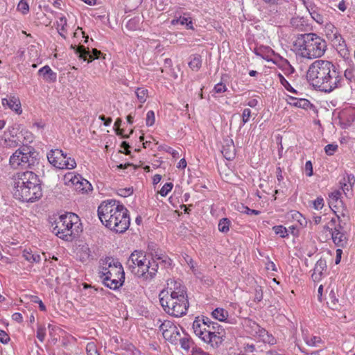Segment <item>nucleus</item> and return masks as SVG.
I'll return each instance as SVG.
<instances>
[{"label": "nucleus", "instance_id": "obj_1", "mask_svg": "<svg viewBox=\"0 0 355 355\" xmlns=\"http://www.w3.org/2000/svg\"><path fill=\"white\" fill-rule=\"evenodd\" d=\"M306 78L313 87L328 93L340 87L343 80L333 63L324 60H317L309 66Z\"/></svg>", "mask_w": 355, "mask_h": 355}, {"label": "nucleus", "instance_id": "obj_2", "mask_svg": "<svg viewBox=\"0 0 355 355\" xmlns=\"http://www.w3.org/2000/svg\"><path fill=\"white\" fill-rule=\"evenodd\" d=\"M167 288L159 294V302L168 315L180 318L187 314L189 303L186 287L180 282L170 279Z\"/></svg>", "mask_w": 355, "mask_h": 355}, {"label": "nucleus", "instance_id": "obj_3", "mask_svg": "<svg viewBox=\"0 0 355 355\" xmlns=\"http://www.w3.org/2000/svg\"><path fill=\"white\" fill-rule=\"evenodd\" d=\"M98 216L106 227L116 233L125 232L130 224L128 210L116 200L101 202L98 207Z\"/></svg>", "mask_w": 355, "mask_h": 355}, {"label": "nucleus", "instance_id": "obj_4", "mask_svg": "<svg viewBox=\"0 0 355 355\" xmlns=\"http://www.w3.org/2000/svg\"><path fill=\"white\" fill-rule=\"evenodd\" d=\"M171 259L167 256H157L149 258L141 250H135L131 253L127 265L137 277L150 282L155 278L159 263H163L165 267L171 265Z\"/></svg>", "mask_w": 355, "mask_h": 355}, {"label": "nucleus", "instance_id": "obj_5", "mask_svg": "<svg viewBox=\"0 0 355 355\" xmlns=\"http://www.w3.org/2000/svg\"><path fill=\"white\" fill-rule=\"evenodd\" d=\"M38 176L32 171L17 173L13 176V196L22 202H34L42 196Z\"/></svg>", "mask_w": 355, "mask_h": 355}, {"label": "nucleus", "instance_id": "obj_6", "mask_svg": "<svg viewBox=\"0 0 355 355\" xmlns=\"http://www.w3.org/2000/svg\"><path fill=\"white\" fill-rule=\"evenodd\" d=\"M293 48L297 56L313 60L323 56L327 45L323 38L311 33L298 35L293 42Z\"/></svg>", "mask_w": 355, "mask_h": 355}, {"label": "nucleus", "instance_id": "obj_7", "mask_svg": "<svg viewBox=\"0 0 355 355\" xmlns=\"http://www.w3.org/2000/svg\"><path fill=\"white\" fill-rule=\"evenodd\" d=\"M99 277L105 286L116 290L123 285L125 272L117 259L107 257L100 261Z\"/></svg>", "mask_w": 355, "mask_h": 355}, {"label": "nucleus", "instance_id": "obj_8", "mask_svg": "<svg viewBox=\"0 0 355 355\" xmlns=\"http://www.w3.org/2000/svg\"><path fill=\"white\" fill-rule=\"evenodd\" d=\"M52 227L53 232L65 241H72L82 232L78 216L71 212L60 215L52 224Z\"/></svg>", "mask_w": 355, "mask_h": 355}, {"label": "nucleus", "instance_id": "obj_9", "mask_svg": "<svg viewBox=\"0 0 355 355\" xmlns=\"http://www.w3.org/2000/svg\"><path fill=\"white\" fill-rule=\"evenodd\" d=\"M192 328L196 336L203 342L209 344L213 348L219 347V337L215 335L214 333H211L199 317L196 318L193 322Z\"/></svg>", "mask_w": 355, "mask_h": 355}, {"label": "nucleus", "instance_id": "obj_10", "mask_svg": "<svg viewBox=\"0 0 355 355\" xmlns=\"http://www.w3.org/2000/svg\"><path fill=\"white\" fill-rule=\"evenodd\" d=\"M49 163L58 169H73L76 162L72 157H46Z\"/></svg>", "mask_w": 355, "mask_h": 355}, {"label": "nucleus", "instance_id": "obj_11", "mask_svg": "<svg viewBox=\"0 0 355 355\" xmlns=\"http://www.w3.org/2000/svg\"><path fill=\"white\" fill-rule=\"evenodd\" d=\"M35 157H10L9 163L13 169H27L35 164Z\"/></svg>", "mask_w": 355, "mask_h": 355}, {"label": "nucleus", "instance_id": "obj_12", "mask_svg": "<svg viewBox=\"0 0 355 355\" xmlns=\"http://www.w3.org/2000/svg\"><path fill=\"white\" fill-rule=\"evenodd\" d=\"M71 48L74 50L75 53L77 54L79 58L84 60H88V62H91L95 58H98L99 55L101 54V52L96 49H92V54H91L83 46L76 47V45H71Z\"/></svg>", "mask_w": 355, "mask_h": 355}, {"label": "nucleus", "instance_id": "obj_13", "mask_svg": "<svg viewBox=\"0 0 355 355\" xmlns=\"http://www.w3.org/2000/svg\"><path fill=\"white\" fill-rule=\"evenodd\" d=\"M1 103L4 108H9L19 115L22 113L21 102L18 97L8 96L2 98Z\"/></svg>", "mask_w": 355, "mask_h": 355}, {"label": "nucleus", "instance_id": "obj_14", "mask_svg": "<svg viewBox=\"0 0 355 355\" xmlns=\"http://www.w3.org/2000/svg\"><path fill=\"white\" fill-rule=\"evenodd\" d=\"M342 227L340 225L335 227L334 230L329 229V227H327V230H328L331 234V239L334 243L337 246L344 247L347 243V237L345 234L340 231Z\"/></svg>", "mask_w": 355, "mask_h": 355}, {"label": "nucleus", "instance_id": "obj_15", "mask_svg": "<svg viewBox=\"0 0 355 355\" xmlns=\"http://www.w3.org/2000/svg\"><path fill=\"white\" fill-rule=\"evenodd\" d=\"M304 4L314 21L319 24H322L325 22V17L322 14V11L315 5L311 3H307L305 1H304Z\"/></svg>", "mask_w": 355, "mask_h": 355}, {"label": "nucleus", "instance_id": "obj_16", "mask_svg": "<svg viewBox=\"0 0 355 355\" xmlns=\"http://www.w3.org/2000/svg\"><path fill=\"white\" fill-rule=\"evenodd\" d=\"M76 254L77 258L83 263L88 261L92 257L90 248L87 243H83L77 246L76 249Z\"/></svg>", "mask_w": 355, "mask_h": 355}, {"label": "nucleus", "instance_id": "obj_17", "mask_svg": "<svg viewBox=\"0 0 355 355\" xmlns=\"http://www.w3.org/2000/svg\"><path fill=\"white\" fill-rule=\"evenodd\" d=\"M327 269V263L324 259H320L315 263L313 272L311 275L314 282H319L322 279L323 272Z\"/></svg>", "mask_w": 355, "mask_h": 355}, {"label": "nucleus", "instance_id": "obj_18", "mask_svg": "<svg viewBox=\"0 0 355 355\" xmlns=\"http://www.w3.org/2000/svg\"><path fill=\"white\" fill-rule=\"evenodd\" d=\"M38 73L42 76L43 79L48 83H53L56 80V73L52 71L49 66L46 65L42 67Z\"/></svg>", "mask_w": 355, "mask_h": 355}, {"label": "nucleus", "instance_id": "obj_19", "mask_svg": "<svg viewBox=\"0 0 355 355\" xmlns=\"http://www.w3.org/2000/svg\"><path fill=\"white\" fill-rule=\"evenodd\" d=\"M80 175L71 172L67 173L64 175L63 182L64 185L74 190L76 187V184L78 182V181H80Z\"/></svg>", "mask_w": 355, "mask_h": 355}, {"label": "nucleus", "instance_id": "obj_20", "mask_svg": "<svg viewBox=\"0 0 355 355\" xmlns=\"http://www.w3.org/2000/svg\"><path fill=\"white\" fill-rule=\"evenodd\" d=\"M342 192L340 190H335L329 195V203L331 207L339 208L343 203L341 200Z\"/></svg>", "mask_w": 355, "mask_h": 355}, {"label": "nucleus", "instance_id": "obj_21", "mask_svg": "<svg viewBox=\"0 0 355 355\" xmlns=\"http://www.w3.org/2000/svg\"><path fill=\"white\" fill-rule=\"evenodd\" d=\"M288 103L292 106L303 108L307 110L311 106L310 101L305 98H297L295 97L289 96Z\"/></svg>", "mask_w": 355, "mask_h": 355}, {"label": "nucleus", "instance_id": "obj_22", "mask_svg": "<svg viewBox=\"0 0 355 355\" xmlns=\"http://www.w3.org/2000/svg\"><path fill=\"white\" fill-rule=\"evenodd\" d=\"M163 337L166 340L170 342L172 344L176 345L178 342L179 338L180 337V333L178 327L176 326L174 329H172L171 331L164 333Z\"/></svg>", "mask_w": 355, "mask_h": 355}, {"label": "nucleus", "instance_id": "obj_23", "mask_svg": "<svg viewBox=\"0 0 355 355\" xmlns=\"http://www.w3.org/2000/svg\"><path fill=\"white\" fill-rule=\"evenodd\" d=\"M303 339L308 346L312 347L319 346L322 342L320 336L313 335L304 334Z\"/></svg>", "mask_w": 355, "mask_h": 355}, {"label": "nucleus", "instance_id": "obj_24", "mask_svg": "<svg viewBox=\"0 0 355 355\" xmlns=\"http://www.w3.org/2000/svg\"><path fill=\"white\" fill-rule=\"evenodd\" d=\"M354 182L355 179L353 175H348L347 179L344 178L343 180L340 181L341 189L345 195L352 189Z\"/></svg>", "mask_w": 355, "mask_h": 355}, {"label": "nucleus", "instance_id": "obj_25", "mask_svg": "<svg viewBox=\"0 0 355 355\" xmlns=\"http://www.w3.org/2000/svg\"><path fill=\"white\" fill-rule=\"evenodd\" d=\"M78 182L76 184V187L75 188V191L78 192H87L92 190V184L89 181L84 179L82 176H80V179Z\"/></svg>", "mask_w": 355, "mask_h": 355}, {"label": "nucleus", "instance_id": "obj_26", "mask_svg": "<svg viewBox=\"0 0 355 355\" xmlns=\"http://www.w3.org/2000/svg\"><path fill=\"white\" fill-rule=\"evenodd\" d=\"M209 324L210 325H209L207 327V329H209V330L211 333H214L215 335H217L219 337L220 345L223 343V341L224 340L223 335H222V333L223 331V328L221 327V326L220 324H218V323L214 322H209Z\"/></svg>", "mask_w": 355, "mask_h": 355}, {"label": "nucleus", "instance_id": "obj_27", "mask_svg": "<svg viewBox=\"0 0 355 355\" xmlns=\"http://www.w3.org/2000/svg\"><path fill=\"white\" fill-rule=\"evenodd\" d=\"M212 317L220 322H225L228 317V311L223 308H216L211 313Z\"/></svg>", "mask_w": 355, "mask_h": 355}, {"label": "nucleus", "instance_id": "obj_28", "mask_svg": "<svg viewBox=\"0 0 355 355\" xmlns=\"http://www.w3.org/2000/svg\"><path fill=\"white\" fill-rule=\"evenodd\" d=\"M23 257L30 263H39L41 261V257L37 253H33L31 250H24L23 251Z\"/></svg>", "mask_w": 355, "mask_h": 355}, {"label": "nucleus", "instance_id": "obj_29", "mask_svg": "<svg viewBox=\"0 0 355 355\" xmlns=\"http://www.w3.org/2000/svg\"><path fill=\"white\" fill-rule=\"evenodd\" d=\"M202 60L199 55H193L190 57L189 66L193 71H198L201 67Z\"/></svg>", "mask_w": 355, "mask_h": 355}, {"label": "nucleus", "instance_id": "obj_30", "mask_svg": "<svg viewBox=\"0 0 355 355\" xmlns=\"http://www.w3.org/2000/svg\"><path fill=\"white\" fill-rule=\"evenodd\" d=\"M178 341L180 342L181 347L186 352H189L191 347H193V342L188 336H184L182 338L180 337Z\"/></svg>", "mask_w": 355, "mask_h": 355}, {"label": "nucleus", "instance_id": "obj_31", "mask_svg": "<svg viewBox=\"0 0 355 355\" xmlns=\"http://www.w3.org/2000/svg\"><path fill=\"white\" fill-rule=\"evenodd\" d=\"M259 336L261 337V339L264 343H267L270 345L275 343V338L272 335L269 334L266 329L259 327Z\"/></svg>", "mask_w": 355, "mask_h": 355}, {"label": "nucleus", "instance_id": "obj_32", "mask_svg": "<svg viewBox=\"0 0 355 355\" xmlns=\"http://www.w3.org/2000/svg\"><path fill=\"white\" fill-rule=\"evenodd\" d=\"M324 31L327 37L331 40L339 33L337 28L331 23H327L324 26Z\"/></svg>", "mask_w": 355, "mask_h": 355}, {"label": "nucleus", "instance_id": "obj_33", "mask_svg": "<svg viewBox=\"0 0 355 355\" xmlns=\"http://www.w3.org/2000/svg\"><path fill=\"white\" fill-rule=\"evenodd\" d=\"M67 19L64 17H61L57 21V29L59 34L64 38L66 37L64 33L66 32L65 27L67 26Z\"/></svg>", "mask_w": 355, "mask_h": 355}, {"label": "nucleus", "instance_id": "obj_34", "mask_svg": "<svg viewBox=\"0 0 355 355\" xmlns=\"http://www.w3.org/2000/svg\"><path fill=\"white\" fill-rule=\"evenodd\" d=\"M336 49L339 53V55L344 58L345 60H347L349 57V51L348 49L347 48V45L345 43L344 44H336Z\"/></svg>", "mask_w": 355, "mask_h": 355}, {"label": "nucleus", "instance_id": "obj_35", "mask_svg": "<svg viewBox=\"0 0 355 355\" xmlns=\"http://www.w3.org/2000/svg\"><path fill=\"white\" fill-rule=\"evenodd\" d=\"M138 101L141 103L146 102L148 97V90L144 87H138L135 92Z\"/></svg>", "mask_w": 355, "mask_h": 355}, {"label": "nucleus", "instance_id": "obj_36", "mask_svg": "<svg viewBox=\"0 0 355 355\" xmlns=\"http://www.w3.org/2000/svg\"><path fill=\"white\" fill-rule=\"evenodd\" d=\"M176 327V325L170 320H164V322H161L159 325V329L162 332V335H164V333L168 331H171L172 329H174V327Z\"/></svg>", "mask_w": 355, "mask_h": 355}, {"label": "nucleus", "instance_id": "obj_37", "mask_svg": "<svg viewBox=\"0 0 355 355\" xmlns=\"http://www.w3.org/2000/svg\"><path fill=\"white\" fill-rule=\"evenodd\" d=\"M230 221L226 218H222L218 223V230L221 232L226 233L230 230Z\"/></svg>", "mask_w": 355, "mask_h": 355}, {"label": "nucleus", "instance_id": "obj_38", "mask_svg": "<svg viewBox=\"0 0 355 355\" xmlns=\"http://www.w3.org/2000/svg\"><path fill=\"white\" fill-rule=\"evenodd\" d=\"M272 230L277 235H279L282 238H286L288 236L287 229L282 225L274 226Z\"/></svg>", "mask_w": 355, "mask_h": 355}, {"label": "nucleus", "instance_id": "obj_39", "mask_svg": "<svg viewBox=\"0 0 355 355\" xmlns=\"http://www.w3.org/2000/svg\"><path fill=\"white\" fill-rule=\"evenodd\" d=\"M178 23L182 24V25H186L188 29H193V23L191 17H186V16H181L180 18L177 20Z\"/></svg>", "mask_w": 355, "mask_h": 355}, {"label": "nucleus", "instance_id": "obj_40", "mask_svg": "<svg viewBox=\"0 0 355 355\" xmlns=\"http://www.w3.org/2000/svg\"><path fill=\"white\" fill-rule=\"evenodd\" d=\"M86 352L87 355H99L97 351L96 343L92 341L87 344Z\"/></svg>", "mask_w": 355, "mask_h": 355}, {"label": "nucleus", "instance_id": "obj_41", "mask_svg": "<svg viewBox=\"0 0 355 355\" xmlns=\"http://www.w3.org/2000/svg\"><path fill=\"white\" fill-rule=\"evenodd\" d=\"M17 10L23 15H26L29 12V6L28 0H21L17 5Z\"/></svg>", "mask_w": 355, "mask_h": 355}, {"label": "nucleus", "instance_id": "obj_42", "mask_svg": "<svg viewBox=\"0 0 355 355\" xmlns=\"http://www.w3.org/2000/svg\"><path fill=\"white\" fill-rule=\"evenodd\" d=\"M133 193L132 187L120 188L116 190V193L123 198L131 196Z\"/></svg>", "mask_w": 355, "mask_h": 355}, {"label": "nucleus", "instance_id": "obj_43", "mask_svg": "<svg viewBox=\"0 0 355 355\" xmlns=\"http://www.w3.org/2000/svg\"><path fill=\"white\" fill-rule=\"evenodd\" d=\"M263 299V290L261 286L257 285L254 287V301L255 302H259Z\"/></svg>", "mask_w": 355, "mask_h": 355}, {"label": "nucleus", "instance_id": "obj_44", "mask_svg": "<svg viewBox=\"0 0 355 355\" xmlns=\"http://www.w3.org/2000/svg\"><path fill=\"white\" fill-rule=\"evenodd\" d=\"M344 76L350 83L355 82V69L348 68L345 71Z\"/></svg>", "mask_w": 355, "mask_h": 355}, {"label": "nucleus", "instance_id": "obj_45", "mask_svg": "<svg viewBox=\"0 0 355 355\" xmlns=\"http://www.w3.org/2000/svg\"><path fill=\"white\" fill-rule=\"evenodd\" d=\"M279 81L281 84L289 92L293 93H297L296 90H295L288 81L281 74L279 75Z\"/></svg>", "mask_w": 355, "mask_h": 355}, {"label": "nucleus", "instance_id": "obj_46", "mask_svg": "<svg viewBox=\"0 0 355 355\" xmlns=\"http://www.w3.org/2000/svg\"><path fill=\"white\" fill-rule=\"evenodd\" d=\"M32 150L33 149L31 148V147L24 146L21 148L16 150V152L12 155H15L17 153L21 155H31L34 153Z\"/></svg>", "mask_w": 355, "mask_h": 355}, {"label": "nucleus", "instance_id": "obj_47", "mask_svg": "<svg viewBox=\"0 0 355 355\" xmlns=\"http://www.w3.org/2000/svg\"><path fill=\"white\" fill-rule=\"evenodd\" d=\"M155 122V112L153 110H150L146 114V124L147 126H152Z\"/></svg>", "mask_w": 355, "mask_h": 355}, {"label": "nucleus", "instance_id": "obj_48", "mask_svg": "<svg viewBox=\"0 0 355 355\" xmlns=\"http://www.w3.org/2000/svg\"><path fill=\"white\" fill-rule=\"evenodd\" d=\"M173 186V185L171 182L164 184L159 191V194L162 196H166L168 193L171 191Z\"/></svg>", "mask_w": 355, "mask_h": 355}, {"label": "nucleus", "instance_id": "obj_49", "mask_svg": "<svg viewBox=\"0 0 355 355\" xmlns=\"http://www.w3.org/2000/svg\"><path fill=\"white\" fill-rule=\"evenodd\" d=\"M313 207L317 209H321L324 206V200L322 198L318 197L313 202Z\"/></svg>", "mask_w": 355, "mask_h": 355}, {"label": "nucleus", "instance_id": "obj_50", "mask_svg": "<svg viewBox=\"0 0 355 355\" xmlns=\"http://www.w3.org/2000/svg\"><path fill=\"white\" fill-rule=\"evenodd\" d=\"M250 116L251 110L248 108L244 109L242 114V121L243 124L246 123L250 120Z\"/></svg>", "mask_w": 355, "mask_h": 355}, {"label": "nucleus", "instance_id": "obj_51", "mask_svg": "<svg viewBox=\"0 0 355 355\" xmlns=\"http://www.w3.org/2000/svg\"><path fill=\"white\" fill-rule=\"evenodd\" d=\"M338 148L336 144H328L325 146L324 150L328 155H331Z\"/></svg>", "mask_w": 355, "mask_h": 355}, {"label": "nucleus", "instance_id": "obj_52", "mask_svg": "<svg viewBox=\"0 0 355 355\" xmlns=\"http://www.w3.org/2000/svg\"><path fill=\"white\" fill-rule=\"evenodd\" d=\"M122 120L120 118H118L115 123L114 127L116 128V132L118 135H122L123 137H126V136L123 135V130L120 129V126L121 125Z\"/></svg>", "mask_w": 355, "mask_h": 355}, {"label": "nucleus", "instance_id": "obj_53", "mask_svg": "<svg viewBox=\"0 0 355 355\" xmlns=\"http://www.w3.org/2000/svg\"><path fill=\"white\" fill-rule=\"evenodd\" d=\"M227 90V87L223 83L216 84L214 88L215 93H223Z\"/></svg>", "mask_w": 355, "mask_h": 355}, {"label": "nucleus", "instance_id": "obj_54", "mask_svg": "<svg viewBox=\"0 0 355 355\" xmlns=\"http://www.w3.org/2000/svg\"><path fill=\"white\" fill-rule=\"evenodd\" d=\"M291 216L296 219L301 225L303 224V221L304 218L302 217V214L297 211H291Z\"/></svg>", "mask_w": 355, "mask_h": 355}, {"label": "nucleus", "instance_id": "obj_55", "mask_svg": "<svg viewBox=\"0 0 355 355\" xmlns=\"http://www.w3.org/2000/svg\"><path fill=\"white\" fill-rule=\"evenodd\" d=\"M304 171L307 176L310 177L313 175V166L311 161L306 162Z\"/></svg>", "mask_w": 355, "mask_h": 355}, {"label": "nucleus", "instance_id": "obj_56", "mask_svg": "<svg viewBox=\"0 0 355 355\" xmlns=\"http://www.w3.org/2000/svg\"><path fill=\"white\" fill-rule=\"evenodd\" d=\"M46 336L45 329L42 327H40L37 331V338L41 341L43 342Z\"/></svg>", "mask_w": 355, "mask_h": 355}, {"label": "nucleus", "instance_id": "obj_57", "mask_svg": "<svg viewBox=\"0 0 355 355\" xmlns=\"http://www.w3.org/2000/svg\"><path fill=\"white\" fill-rule=\"evenodd\" d=\"M10 338L5 331L0 329V341L3 343H8Z\"/></svg>", "mask_w": 355, "mask_h": 355}, {"label": "nucleus", "instance_id": "obj_58", "mask_svg": "<svg viewBox=\"0 0 355 355\" xmlns=\"http://www.w3.org/2000/svg\"><path fill=\"white\" fill-rule=\"evenodd\" d=\"M191 355H209V354L203 351L200 347H195L192 349Z\"/></svg>", "mask_w": 355, "mask_h": 355}, {"label": "nucleus", "instance_id": "obj_59", "mask_svg": "<svg viewBox=\"0 0 355 355\" xmlns=\"http://www.w3.org/2000/svg\"><path fill=\"white\" fill-rule=\"evenodd\" d=\"M261 51H265L266 53H267V57H269L271 55L274 54V51L268 47H264V48L261 47L257 50L256 53L257 55H261Z\"/></svg>", "mask_w": 355, "mask_h": 355}, {"label": "nucleus", "instance_id": "obj_60", "mask_svg": "<svg viewBox=\"0 0 355 355\" xmlns=\"http://www.w3.org/2000/svg\"><path fill=\"white\" fill-rule=\"evenodd\" d=\"M331 41L334 42L335 46H336V44L345 43V41L344 40V39L342 37V36L339 33L337 35H336L334 37H333L331 39Z\"/></svg>", "mask_w": 355, "mask_h": 355}, {"label": "nucleus", "instance_id": "obj_61", "mask_svg": "<svg viewBox=\"0 0 355 355\" xmlns=\"http://www.w3.org/2000/svg\"><path fill=\"white\" fill-rule=\"evenodd\" d=\"M243 210L242 211L248 215H251V214L258 215L260 213L259 211L251 209L248 208V207H243Z\"/></svg>", "mask_w": 355, "mask_h": 355}, {"label": "nucleus", "instance_id": "obj_62", "mask_svg": "<svg viewBox=\"0 0 355 355\" xmlns=\"http://www.w3.org/2000/svg\"><path fill=\"white\" fill-rule=\"evenodd\" d=\"M121 148H123V150H120L119 153H124L126 155H128L130 153V150H128V148H130V146L127 142L123 141L121 144Z\"/></svg>", "mask_w": 355, "mask_h": 355}, {"label": "nucleus", "instance_id": "obj_63", "mask_svg": "<svg viewBox=\"0 0 355 355\" xmlns=\"http://www.w3.org/2000/svg\"><path fill=\"white\" fill-rule=\"evenodd\" d=\"M12 319L14 321H16L19 323H20L23 321L22 315L20 313H17V312L12 314Z\"/></svg>", "mask_w": 355, "mask_h": 355}, {"label": "nucleus", "instance_id": "obj_64", "mask_svg": "<svg viewBox=\"0 0 355 355\" xmlns=\"http://www.w3.org/2000/svg\"><path fill=\"white\" fill-rule=\"evenodd\" d=\"M187 162L184 158L180 160L177 167L180 169H184L187 167Z\"/></svg>", "mask_w": 355, "mask_h": 355}]
</instances>
